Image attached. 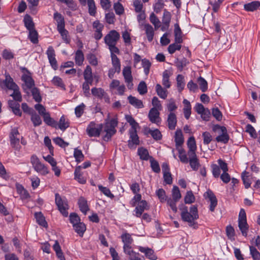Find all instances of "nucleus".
Wrapping results in <instances>:
<instances>
[{"label": "nucleus", "mask_w": 260, "mask_h": 260, "mask_svg": "<svg viewBox=\"0 0 260 260\" xmlns=\"http://www.w3.org/2000/svg\"><path fill=\"white\" fill-rule=\"evenodd\" d=\"M122 74L128 88L132 89L133 87V83H132L133 78L132 75L131 68L130 67H124L122 71Z\"/></svg>", "instance_id": "nucleus-11"}, {"label": "nucleus", "mask_w": 260, "mask_h": 260, "mask_svg": "<svg viewBox=\"0 0 260 260\" xmlns=\"http://www.w3.org/2000/svg\"><path fill=\"white\" fill-rule=\"evenodd\" d=\"M149 19L151 23L154 26L155 30L160 27V21L153 13L150 14Z\"/></svg>", "instance_id": "nucleus-41"}, {"label": "nucleus", "mask_w": 260, "mask_h": 260, "mask_svg": "<svg viewBox=\"0 0 260 260\" xmlns=\"http://www.w3.org/2000/svg\"><path fill=\"white\" fill-rule=\"evenodd\" d=\"M91 93L93 95L99 99H102L105 95V91L101 88L94 87L91 89Z\"/></svg>", "instance_id": "nucleus-46"}, {"label": "nucleus", "mask_w": 260, "mask_h": 260, "mask_svg": "<svg viewBox=\"0 0 260 260\" xmlns=\"http://www.w3.org/2000/svg\"><path fill=\"white\" fill-rule=\"evenodd\" d=\"M122 38L123 40L125 46H129L131 45V34L127 30H125L122 32Z\"/></svg>", "instance_id": "nucleus-47"}, {"label": "nucleus", "mask_w": 260, "mask_h": 260, "mask_svg": "<svg viewBox=\"0 0 260 260\" xmlns=\"http://www.w3.org/2000/svg\"><path fill=\"white\" fill-rule=\"evenodd\" d=\"M30 162L34 169L42 175H46L49 173L46 166L42 164L36 155H32L30 157Z\"/></svg>", "instance_id": "nucleus-2"}, {"label": "nucleus", "mask_w": 260, "mask_h": 260, "mask_svg": "<svg viewBox=\"0 0 260 260\" xmlns=\"http://www.w3.org/2000/svg\"><path fill=\"white\" fill-rule=\"evenodd\" d=\"M122 241L124 245H131L133 242V239L131 235L128 233L123 234L121 236Z\"/></svg>", "instance_id": "nucleus-58"}, {"label": "nucleus", "mask_w": 260, "mask_h": 260, "mask_svg": "<svg viewBox=\"0 0 260 260\" xmlns=\"http://www.w3.org/2000/svg\"><path fill=\"white\" fill-rule=\"evenodd\" d=\"M31 120L35 126L40 125L42 123L40 116L36 113H32L31 116Z\"/></svg>", "instance_id": "nucleus-53"}, {"label": "nucleus", "mask_w": 260, "mask_h": 260, "mask_svg": "<svg viewBox=\"0 0 260 260\" xmlns=\"http://www.w3.org/2000/svg\"><path fill=\"white\" fill-rule=\"evenodd\" d=\"M44 122L48 125L57 128V122L51 118L48 113L43 116Z\"/></svg>", "instance_id": "nucleus-38"}, {"label": "nucleus", "mask_w": 260, "mask_h": 260, "mask_svg": "<svg viewBox=\"0 0 260 260\" xmlns=\"http://www.w3.org/2000/svg\"><path fill=\"white\" fill-rule=\"evenodd\" d=\"M138 154L141 159L147 160L150 157L148 150L143 147L138 149Z\"/></svg>", "instance_id": "nucleus-44"}, {"label": "nucleus", "mask_w": 260, "mask_h": 260, "mask_svg": "<svg viewBox=\"0 0 260 260\" xmlns=\"http://www.w3.org/2000/svg\"><path fill=\"white\" fill-rule=\"evenodd\" d=\"M75 178L79 182L82 184H84L86 182V180L83 178L82 175L80 171V168H76L75 172Z\"/></svg>", "instance_id": "nucleus-55"}, {"label": "nucleus", "mask_w": 260, "mask_h": 260, "mask_svg": "<svg viewBox=\"0 0 260 260\" xmlns=\"http://www.w3.org/2000/svg\"><path fill=\"white\" fill-rule=\"evenodd\" d=\"M170 76L171 73L168 70H165L163 72L162 84L166 88H169L171 86V83L169 81Z\"/></svg>", "instance_id": "nucleus-29"}, {"label": "nucleus", "mask_w": 260, "mask_h": 260, "mask_svg": "<svg viewBox=\"0 0 260 260\" xmlns=\"http://www.w3.org/2000/svg\"><path fill=\"white\" fill-rule=\"evenodd\" d=\"M88 12L91 16H94L96 13V7L93 0H87Z\"/></svg>", "instance_id": "nucleus-52"}, {"label": "nucleus", "mask_w": 260, "mask_h": 260, "mask_svg": "<svg viewBox=\"0 0 260 260\" xmlns=\"http://www.w3.org/2000/svg\"><path fill=\"white\" fill-rule=\"evenodd\" d=\"M177 123V119L175 114L171 112L168 115V127L171 129H174Z\"/></svg>", "instance_id": "nucleus-27"}, {"label": "nucleus", "mask_w": 260, "mask_h": 260, "mask_svg": "<svg viewBox=\"0 0 260 260\" xmlns=\"http://www.w3.org/2000/svg\"><path fill=\"white\" fill-rule=\"evenodd\" d=\"M55 203L61 213L64 216L67 217L68 215L67 210L69 209L67 201L65 199H62L58 194L56 193L55 194Z\"/></svg>", "instance_id": "nucleus-6"}, {"label": "nucleus", "mask_w": 260, "mask_h": 260, "mask_svg": "<svg viewBox=\"0 0 260 260\" xmlns=\"http://www.w3.org/2000/svg\"><path fill=\"white\" fill-rule=\"evenodd\" d=\"M102 128V124H96L94 122H91L86 128V132L90 137H99Z\"/></svg>", "instance_id": "nucleus-7"}, {"label": "nucleus", "mask_w": 260, "mask_h": 260, "mask_svg": "<svg viewBox=\"0 0 260 260\" xmlns=\"http://www.w3.org/2000/svg\"><path fill=\"white\" fill-rule=\"evenodd\" d=\"M20 134L16 128L11 130L9 135L10 145L11 147L16 151H20L21 146L20 144Z\"/></svg>", "instance_id": "nucleus-5"}, {"label": "nucleus", "mask_w": 260, "mask_h": 260, "mask_svg": "<svg viewBox=\"0 0 260 260\" xmlns=\"http://www.w3.org/2000/svg\"><path fill=\"white\" fill-rule=\"evenodd\" d=\"M74 229L76 233L80 236H82L86 230V226L82 222H79L76 225H74Z\"/></svg>", "instance_id": "nucleus-43"}, {"label": "nucleus", "mask_w": 260, "mask_h": 260, "mask_svg": "<svg viewBox=\"0 0 260 260\" xmlns=\"http://www.w3.org/2000/svg\"><path fill=\"white\" fill-rule=\"evenodd\" d=\"M156 194L161 203L166 202L167 197L165 191L162 188H159L156 191Z\"/></svg>", "instance_id": "nucleus-50"}, {"label": "nucleus", "mask_w": 260, "mask_h": 260, "mask_svg": "<svg viewBox=\"0 0 260 260\" xmlns=\"http://www.w3.org/2000/svg\"><path fill=\"white\" fill-rule=\"evenodd\" d=\"M53 248L55 251L56 256L59 260H66L63 252L61 249V247L57 241H55V243L53 246Z\"/></svg>", "instance_id": "nucleus-26"}, {"label": "nucleus", "mask_w": 260, "mask_h": 260, "mask_svg": "<svg viewBox=\"0 0 260 260\" xmlns=\"http://www.w3.org/2000/svg\"><path fill=\"white\" fill-rule=\"evenodd\" d=\"M75 62L76 64L81 66L84 61V57L82 51L81 50H78L75 54Z\"/></svg>", "instance_id": "nucleus-45"}, {"label": "nucleus", "mask_w": 260, "mask_h": 260, "mask_svg": "<svg viewBox=\"0 0 260 260\" xmlns=\"http://www.w3.org/2000/svg\"><path fill=\"white\" fill-rule=\"evenodd\" d=\"M4 82L6 87L9 89L13 90L18 88V86L13 82L12 78L9 75H6V79Z\"/></svg>", "instance_id": "nucleus-35"}, {"label": "nucleus", "mask_w": 260, "mask_h": 260, "mask_svg": "<svg viewBox=\"0 0 260 260\" xmlns=\"http://www.w3.org/2000/svg\"><path fill=\"white\" fill-rule=\"evenodd\" d=\"M172 197L175 200L179 201L181 198V194L178 187L174 186L172 190Z\"/></svg>", "instance_id": "nucleus-54"}, {"label": "nucleus", "mask_w": 260, "mask_h": 260, "mask_svg": "<svg viewBox=\"0 0 260 260\" xmlns=\"http://www.w3.org/2000/svg\"><path fill=\"white\" fill-rule=\"evenodd\" d=\"M38 32L35 30V28H33L32 29L29 30V39H30V41L34 43H37L38 42Z\"/></svg>", "instance_id": "nucleus-51"}, {"label": "nucleus", "mask_w": 260, "mask_h": 260, "mask_svg": "<svg viewBox=\"0 0 260 260\" xmlns=\"http://www.w3.org/2000/svg\"><path fill=\"white\" fill-rule=\"evenodd\" d=\"M144 27L148 41L151 42L153 40L154 34L153 27L147 23L144 25Z\"/></svg>", "instance_id": "nucleus-20"}, {"label": "nucleus", "mask_w": 260, "mask_h": 260, "mask_svg": "<svg viewBox=\"0 0 260 260\" xmlns=\"http://www.w3.org/2000/svg\"><path fill=\"white\" fill-rule=\"evenodd\" d=\"M125 119L131 125V129H137V128L139 127L138 123L135 121V120L132 117V116L126 115H125Z\"/></svg>", "instance_id": "nucleus-57"}, {"label": "nucleus", "mask_w": 260, "mask_h": 260, "mask_svg": "<svg viewBox=\"0 0 260 260\" xmlns=\"http://www.w3.org/2000/svg\"><path fill=\"white\" fill-rule=\"evenodd\" d=\"M22 80L24 82L23 87L25 90L31 88L34 85V81L32 78L28 75L24 74L22 76Z\"/></svg>", "instance_id": "nucleus-18"}, {"label": "nucleus", "mask_w": 260, "mask_h": 260, "mask_svg": "<svg viewBox=\"0 0 260 260\" xmlns=\"http://www.w3.org/2000/svg\"><path fill=\"white\" fill-rule=\"evenodd\" d=\"M69 126V122L64 116H62L58 122L57 123V127L59 128L62 131H64Z\"/></svg>", "instance_id": "nucleus-30"}, {"label": "nucleus", "mask_w": 260, "mask_h": 260, "mask_svg": "<svg viewBox=\"0 0 260 260\" xmlns=\"http://www.w3.org/2000/svg\"><path fill=\"white\" fill-rule=\"evenodd\" d=\"M175 42L176 43H182V31L179 24L176 23L174 25Z\"/></svg>", "instance_id": "nucleus-33"}, {"label": "nucleus", "mask_w": 260, "mask_h": 260, "mask_svg": "<svg viewBox=\"0 0 260 260\" xmlns=\"http://www.w3.org/2000/svg\"><path fill=\"white\" fill-rule=\"evenodd\" d=\"M51 82L54 85L60 88L62 90H66L65 85L64 84L61 78L59 77H54Z\"/></svg>", "instance_id": "nucleus-39"}, {"label": "nucleus", "mask_w": 260, "mask_h": 260, "mask_svg": "<svg viewBox=\"0 0 260 260\" xmlns=\"http://www.w3.org/2000/svg\"><path fill=\"white\" fill-rule=\"evenodd\" d=\"M120 37V34L117 31L112 30L105 37V43L107 45L116 44Z\"/></svg>", "instance_id": "nucleus-8"}, {"label": "nucleus", "mask_w": 260, "mask_h": 260, "mask_svg": "<svg viewBox=\"0 0 260 260\" xmlns=\"http://www.w3.org/2000/svg\"><path fill=\"white\" fill-rule=\"evenodd\" d=\"M111 89H116L117 93L119 95L123 94L125 87L123 84H120V81L118 80H113L110 85Z\"/></svg>", "instance_id": "nucleus-13"}, {"label": "nucleus", "mask_w": 260, "mask_h": 260, "mask_svg": "<svg viewBox=\"0 0 260 260\" xmlns=\"http://www.w3.org/2000/svg\"><path fill=\"white\" fill-rule=\"evenodd\" d=\"M159 111L154 109H151L150 110L148 117L151 122L157 123L159 121Z\"/></svg>", "instance_id": "nucleus-17"}, {"label": "nucleus", "mask_w": 260, "mask_h": 260, "mask_svg": "<svg viewBox=\"0 0 260 260\" xmlns=\"http://www.w3.org/2000/svg\"><path fill=\"white\" fill-rule=\"evenodd\" d=\"M37 223L40 225L46 227L47 223L45 219V217L41 212L36 213L35 214Z\"/></svg>", "instance_id": "nucleus-40"}, {"label": "nucleus", "mask_w": 260, "mask_h": 260, "mask_svg": "<svg viewBox=\"0 0 260 260\" xmlns=\"http://www.w3.org/2000/svg\"><path fill=\"white\" fill-rule=\"evenodd\" d=\"M78 205L81 211L84 214H86L89 210L87 201L84 198L80 197L78 200Z\"/></svg>", "instance_id": "nucleus-22"}, {"label": "nucleus", "mask_w": 260, "mask_h": 260, "mask_svg": "<svg viewBox=\"0 0 260 260\" xmlns=\"http://www.w3.org/2000/svg\"><path fill=\"white\" fill-rule=\"evenodd\" d=\"M197 82L202 92H205L208 89L207 82L202 77L198 78Z\"/></svg>", "instance_id": "nucleus-49"}, {"label": "nucleus", "mask_w": 260, "mask_h": 260, "mask_svg": "<svg viewBox=\"0 0 260 260\" xmlns=\"http://www.w3.org/2000/svg\"><path fill=\"white\" fill-rule=\"evenodd\" d=\"M129 139L128 141V146L131 149H135L136 146L139 144L140 142L137 129H129Z\"/></svg>", "instance_id": "nucleus-9"}, {"label": "nucleus", "mask_w": 260, "mask_h": 260, "mask_svg": "<svg viewBox=\"0 0 260 260\" xmlns=\"http://www.w3.org/2000/svg\"><path fill=\"white\" fill-rule=\"evenodd\" d=\"M46 54L51 67L54 70H56L58 66L55 58V51L52 46H49L48 48Z\"/></svg>", "instance_id": "nucleus-12"}, {"label": "nucleus", "mask_w": 260, "mask_h": 260, "mask_svg": "<svg viewBox=\"0 0 260 260\" xmlns=\"http://www.w3.org/2000/svg\"><path fill=\"white\" fill-rule=\"evenodd\" d=\"M23 21L25 26L29 30L34 28V23L31 18L29 15H25L24 17Z\"/></svg>", "instance_id": "nucleus-42"}, {"label": "nucleus", "mask_w": 260, "mask_h": 260, "mask_svg": "<svg viewBox=\"0 0 260 260\" xmlns=\"http://www.w3.org/2000/svg\"><path fill=\"white\" fill-rule=\"evenodd\" d=\"M207 194L210 202V210L211 211L213 212L214 211L215 208L217 206V200L215 195L211 191L207 192Z\"/></svg>", "instance_id": "nucleus-28"}, {"label": "nucleus", "mask_w": 260, "mask_h": 260, "mask_svg": "<svg viewBox=\"0 0 260 260\" xmlns=\"http://www.w3.org/2000/svg\"><path fill=\"white\" fill-rule=\"evenodd\" d=\"M175 141L176 143V148L178 147H181V145L184 142L182 133L181 130H177L175 135Z\"/></svg>", "instance_id": "nucleus-32"}, {"label": "nucleus", "mask_w": 260, "mask_h": 260, "mask_svg": "<svg viewBox=\"0 0 260 260\" xmlns=\"http://www.w3.org/2000/svg\"><path fill=\"white\" fill-rule=\"evenodd\" d=\"M181 43H174L170 45L168 50L170 54L174 53L176 50H180L181 48Z\"/></svg>", "instance_id": "nucleus-59"}, {"label": "nucleus", "mask_w": 260, "mask_h": 260, "mask_svg": "<svg viewBox=\"0 0 260 260\" xmlns=\"http://www.w3.org/2000/svg\"><path fill=\"white\" fill-rule=\"evenodd\" d=\"M148 209V204L145 200L140 201L135 209V216L137 217H140L143 212Z\"/></svg>", "instance_id": "nucleus-14"}, {"label": "nucleus", "mask_w": 260, "mask_h": 260, "mask_svg": "<svg viewBox=\"0 0 260 260\" xmlns=\"http://www.w3.org/2000/svg\"><path fill=\"white\" fill-rule=\"evenodd\" d=\"M84 79L88 82H93L92 70L90 66H87L83 73Z\"/></svg>", "instance_id": "nucleus-36"}, {"label": "nucleus", "mask_w": 260, "mask_h": 260, "mask_svg": "<svg viewBox=\"0 0 260 260\" xmlns=\"http://www.w3.org/2000/svg\"><path fill=\"white\" fill-rule=\"evenodd\" d=\"M260 7L259 1H253L244 5V9L248 12H253L256 10Z\"/></svg>", "instance_id": "nucleus-21"}, {"label": "nucleus", "mask_w": 260, "mask_h": 260, "mask_svg": "<svg viewBox=\"0 0 260 260\" xmlns=\"http://www.w3.org/2000/svg\"><path fill=\"white\" fill-rule=\"evenodd\" d=\"M188 150L187 155H194L196 154L197 146L196 143L193 137H190L187 143Z\"/></svg>", "instance_id": "nucleus-15"}, {"label": "nucleus", "mask_w": 260, "mask_h": 260, "mask_svg": "<svg viewBox=\"0 0 260 260\" xmlns=\"http://www.w3.org/2000/svg\"><path fill=\"white\" fill-rule=\"evenodd\" d=\"M112 63L115 72L119 73L121 70L120 60L116 55H113L111 57Z\"/></svg>", "instance_id": "nucleus-37"}, {"label": "nucleus", "mask_w": 260, "mask_h": 260, "mask_svg": "<svg viewBox=\"0 0 260 260\" xmlns=\"http://www.w3.org/2000/svg\"><path fill=\"white\" fill-rule=\"evenodd\" d=\"M93 82H88L87 81H85L83 82L82 84V89L84 92L85 96L87 97H89L90 96L89 86L92 85Z\"/></svg>", "instance_id": "nucleus-56"}, {"label": "nucleus", "mask_w": 260, "mask_h": 260, "mask_svg": "<svg viewBox=\"0 0 260 260\" xmlns=\"http://www.w3.org/2000/svg\"><path fill=\"white\" fill-rule=\"evenodd\" d=\"M216 129L220 130L219 135L216 138V141L223 144H226L229 142L230 137L227 132V129L224 126H217Z\"/></svg>", "instance_id": "nucleus-10"}, {"label": "nucleus", "mask_w": 260, "mask_h": 260, "mask_svg": "<svg viewBox=\"0 0 260 260\" xmlns=\"http://www.w3.org/2000/svg\"><path fill=\"white\" fill-rule=\"evenodd\" d=\"M127 99L129 103L136 108H142L144 107L143 102L141 100H139L132 95L128 96Z\"/></svg>", "instance_id": "nucleus-23"}, {"label": "nucleus", "mask_w": 260, "mask_h": 260, "mask_svg": "<svg viewBox=\"0 0 260 260\" xmlns=\"http://www.w3.org/2000/svg\"><path fill=\"white\" fill-rule=\"evenodd\" d=\"M176 149L178 152V156L179 157L180 160L182 163L187 164L188 162L189 157H187L185 150L182 148V147H178Z\"/></svg>", "instance_id": "nucleus-25"}, {"label": "nucleus", "mask_w": 260, "mask_h": 260, "mask_svg": "<svg viewBox=\"0 0 260 260\" xmlns=\"http://www.w3.org/2000/svg\"><path fill=\"white\" fill-rule=\"evenodd\" d=\"M2 55L3 58L6 60L13 59L14 57V53L10 50L7 49L3 50Z\"/></svg>", "instance_id": "nucleus-63"}, {"label": "nucleus", "mask_w": 260, "mask_h": 260, "mask_svg": "<svg viewBox=\"0 0 260 260\" xmlns=\"http://www.w3.org/2000/svg\"><path fill=\"white\" fill-rule=\"evenodd\" d=\"M59 34H60L62 40L64 41V42L68 44L70 42V39L68 37V31L64 28H62L60 29H57Z\"/></svg>", "instance_id": "nucleus-60"}, {"label": "nucleus", "mask_w": 260, "mask_h": 260, "mask_svg": "<svg viewBox=\"0 0 260 260\" xmlns=\"http://www.w3.org/2000/svg\"><path fill=\"white\" fill-rule=\"evenodd\" d=\"M31 93L34 99L37 102H40L42 101V97L41 96L39 90L34 87L31 89Z\"/></svg>", "instance_id": "nucleus-61"}, {"label": "nucleus", "mask_w": 260, "mask_h": 260, "mask_svg": "<svg viewBox=\"0 0 260 260\" xmlns=\"http://www.w3.org/2000/svg\"><path fill=\"white\" fill-rule=\"evenodd\" d=\"M238 226L242 235L246 237L249 226L247 222L246 213L243 209H241L239 214Z\"/></svg>", "instance_id": "nucleus-4"}, {"label": "nucleus", "mask_w": 260, "mask_h": 260, "mask_svg": "<svg viewBox=\"0 0 260 260\" xmlns=\"http://www.w3.org/2000/svg\"><path fill=\"white\" fill-rule=\"evenodd\" d=\"M54 19L57 22V29H60L61 28L64 27L65 24L64 18L60 14L57 12L55 13L54 14Z\"/></svg>", "instance_id": "nucleus-24"}, {"label": "nucleus", "mask_w": 260, "mask_h": 260, "mask_svg": "<svg viewBox=\"0 0 260 260\" xmlns=\"http://www.w3.org/2000/svg\"><path fill=\"white\" fill-rule=\"evenodd\" d=\"M117 125V121L116 119H112L109 122H107L104 127V132L106 135L104 136L105 141H108L114 135L116 131L115 127Z\"/></svg>", "instance_id": "nucleus-3"}, {"label": "nucleus", "mask_w": 260, "mask_h": 260, "mask_svg": "<svg viewBox=\"0 0 260 260\" xmlns=\"http://www.w3.org/2000/svg\"><path fill=\"white\" fill-rule=\"evenodd\" d=\"M181 210V217L182 219L188 223L189 226L194 229L197 228L196 220L199 218L197 207L192 205L190 207L189 211H188L187 207L186 206L180 208Z\"/></svg>", "instance_id": "nucleus-1"}, {"label": "nucleus", "mask_w": 260, "mask_h": 260, "mask_svg": "<svg viewBox=\"0 0 260 260\" xmlns=\"http://www.w3.org/2000/svg\"><path fill=\"white\" fill-rule=\"evenodd\" d=\"M189 157L188 162L190 167L193 170L197 171L200 167V162L197 158L196 154L194 155H188Z\"/></svg>", "instance_id": "nucleus-19"}, {"label": "nucleus", "mask_w": 260, "mask_h": 260, "mask_svg": "<svg viewBox=\"0 0 260 260\" xmlns=\"http://www.w3.org/2000/svg\"><path fill=\"white\" fill-rule=\"evenodd\" d=\"M250 254L254 260H260V253L253 246H250Z\"/></svg>", "instance_id": "nucleus-64"}, {"label": "nucleus", "mask_w": 260, "mask_h": 260, "mask_svg": "<svg viewBox=\"0 0 260 260\" xmlns=\"http://www.w3.org/2000/svg\"><path fill=\"white\" fill-rule=\"evenodd\" d=\"M138 249L140 251L145 253L146 257L148 258L151 260H155L156 259L157 257L154 254V251L152 249L142 246H139Z\"/></svg>", "instance_id": "nucleus-16"}, {"label": "nucleus", "mask_w": 260, "mask_h": 260, "mask_svg": "<svg viewBox=\"0 0 260 260\" xmlns=\"http://www.w3.org/2000/svg\"><path fill=\"white\" fill-rule=\"evenodd\" d=\"M157 94L162 99H166L168 95L167 90L163 88L159 84H157L155 86Z\"/></svg>", "instance_id": "nucleus-31"}, {"label": "nucleus", "mask_w": 260, "mask_h": 260, "mask_svg": "<svg viewBox=\"0 0 260 260\" xmlns=\"http://www.w3.org/2000/svg\"><path fill=\"white\" fill-rule=\"evenodd\" d=\"M177 87L179 91L183 90L184 87L185 83L184 81V77L181 75H178L177 77Z\"/></svg>", "instance_id": "nucleus-62"}, {"label": "nucleus", "mask_w": 260, "mask_h": 260, "mask_svg": "<svg viewBox=\"0 0 260 260\" xmlns=\"http://www.w3.org/2000/svg\"><path fill=\"white\" fill-rule=\"evenodd\" d=\"M172 18V15L170 12L165 9L164 11V14L162 18V24H166L167 25H170L171 20Z\"/></svg>", "instance_id": "nucleus-48"}, {"label": "nucleus", "mask_w": 260, "mask_h": 260, "mask_svg": "<svg viewBox=\"0 0 260 260\" xmlns=\"http://www.w3.org/2000/svg\"><path fill=\"white\" fill-rule=\"evenodd\" d=\"M184 105L183 112L185 117L188 119L191 114V105L190 102L186 99H184L183 101Z\"/></svg>", "instance_id": "nucleus-34"}]
</instances>
